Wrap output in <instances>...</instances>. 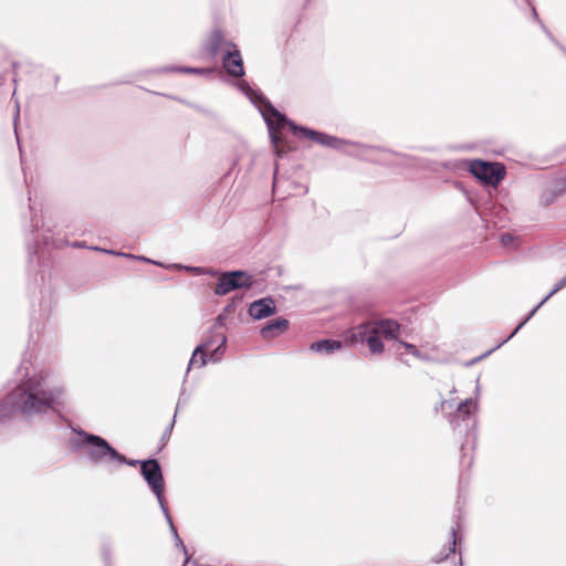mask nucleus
I'll list each match as a JSON object with an SVG mask.
<instances>
[{"label":"nucleus","instance_id":"nucleus-1","mask_svg":"<svg viewBox=\"0 0 566 566\" xmlns=\"http://www.w3.org/2000/svg\"><path fill=\"white\" fill-rule=\"evenodd\" d=\"M27 361H22L19 371L25 370L20 384L12 389L0 403V418L13 412L27 417L42 415L49 410L57 411L65 403L66 392L49 369L28 374Z\"/></svg>","mask_w":566,"mask_h":566},{"label":"nucleus","instance_id":"nucleus-2","mask_svg":"<svg viewBox=\"0 0 566 566\" xmlns=\"http://www.w3.org/2000/svg\"><path fill=\"white\" fill-rule=\"evenodd\" d=\"M266 109H268V113L263 114V116L269 126L270 136H271L272 143L275 146V150H276L277 155H280V149H279V145H277L280 139H279L277 134L274 132V129L281 128L285 124H287L290 126L291 130L295 135H298L300 137L308 138L319 145L328 146L334 149H343L345 151H349L347 149V146H349V144L347 142L339 139L337 137H334V136L326 135L324 133L312 130L306 127L297 126L294 123L289 122L283 115H281L270 104H268Z\"/></svg>","mask_w":566,"mask_h":566},{"label":"nucleus","instance_id":"nucleus-3","mask_svg":"<svg viewBox=\"0 0 566 566\" xmlns=\"http://www.w3.org/2000/svg\"><path fill=\"white\" fill-rule=\"evenodd\" d=\"M400 326L392 319L373 321L359 324L350 331V342L366 344L373 355L384 352L382 340L397 339Z\"/></svg>","mask_w":566,"mask_h":566},{"label":"nucleus","instance_id":"nucleus-4","mask_svg":"<svg viewBox=\"0 0 566 566\" xmlns=\"http://www.w3.org/2000/svg\"><path fill=\"white\" fill-rule=\"evenodd\" d=\"M80 439L73 444L82 449L88 460L93 463H116L120 464L125 461V455L117 452L105 439L99 436L91 434L84 430L76 431Z\"/></svg>","mask_w":566,"mask_h":566},{"label":"nucleus","instance_id":"nucleus-5","mask_svg":"<svg viewBox=\"0 0 566 566\" xmlns=\"http://www.w3.org/2000/svg\"><path fill=\"white\" fill-rule=\"evenodd\" d=\"M140 467H142V474H143L144 479L146 480L148 486L150 488V490L153 491V493L156 495V497L158 500L159 506L169 524V527L175 537L176 544L179 545L186 554L187 553L186 547L182 544V542L177 533V530L172 523L170 513L166 505V499L164 495V488H165L164 476H163V472H161L158 461L153 460V459L142 461Z\"/></svg>","mask_w":566,"mask_h":566},{"label":"nucleus","instance_id":"nucleus-6","mask_svg":"<svg viewBox=\"0 0 566 566\" xmlns=\"http://www.w3.org/2000/svg\"><path fill=\"white\" fill-rule=\"evenodd\" d=\"M227 346V336L224 333L213 328L210 334L195 348L189 361L188 370L198 364L203 367L207 364V352L211 350L210 360L218 363L221 360Z\"/></svg>","mask_w":566,"mask_h":566},{"label":"nucleus","instance_id":"nucleus-7","mask_svg":"<svg viewBox=\"0 0 566 566\" xmlns=\"http://www.w3.org/2000/svg\"><path fill=\"white\" fill-rule=\"evenodd\" d=\"M470 171L478 179L492 185H499L505 177L504 167L501 164L474 160L470 164Z\"/></svg>","mask_w":566,"mask_h":566},{"label":"nucleus","instance_id":"nucleus-8","mask_svg":"<svg viewBox=\"0 0 566 566\" xmlns=\"http://www.w3.org/2000/svg\"><path fill=\"white\" fill-rule=\"evenodd\" d=\"M227 53H224L222 64L227 73L233 77L244 75L243 61L234 43H227Z\"/></svg>","mask_w":566,"mask_h":566},{"label":"nucleus","instance_id":"nucleus-9","mask_svg":"<svg viewBox=\"0 0 566 566\" xmlns=\"http://www.w3.org/2000/svg\"><path fill=\"white\" fill-rule=\"evenodd\" d=\"M564 286H566V276L563 277L560 281H558L554 289L549 292L548 295H546L541 302L539 304H537L532 311L531 313L517 325V327L505 338L503 339L501 343H499L493 349L489 350L484 356L489 355L490 353H492L494 349L496 348H500L503 344H505L506 342H509L525 324L528 319H531L535 313L555 294L557 293L558 291H560Z\"/></svg>","mask_w":566,"mask_h":566},{"label":"nucleus","instance_id":"nucleus-10","mask_svg":"<svg viewBox=\"0 0 566 566\" xmlns=\"http://www.w3.org/2000/svg\"><path fill=\"white\" fill-rule=\"evenodd\" d=\"M276 312V306L272 297H263L254 301L249 306V315L254 319L266 318Z\"/></svg>","mask_w":566,"mask_h":566},{"label":"nucleus","instance_id":"nucleus-11","mask_svg":"<svg viewBox=\"0 0 566 566\" xmlns=\"http://www.w3.org/2000/svg\"><path fill=\"white\" fill-rule=\"evenodd\" d=\"M227 43H231L230 41H226L222 33L218 30L213 31L209 39L205 44V50L211 55L216 56L219 52L227 53Z\"/></svg>","mask_w":566,"mask_h":566},{"label":"nucleus","instance_id":"nucleus-12","mask_svg":"<svg viewBox=\"0 0 566 566\" xmlns=\"http://www.w3.org/2000/svg\"><path fill=\"white\" fill-rule=\"evenodd\" d=\"M235 276H238L237 273H222L217 283L214 293L217 295H226L232 292L233 290L239 289V286L242 285V283H238Z\"/></svg>","mask_w":566,"mask_h":566},{"label":"nucleus","instance_id":"nucleus-13","mask_svg":"<svg viewBox=\"0 0 566 566\" xmlns=\"http://www.w3.org/2000/svg\"><path fill=\"white\" fill-rule=\"evenodd\" d=\"M289 328V321L285 318H277L275 321L270 322L264 325L260 334L263 338H273L282 333H284Z\"/></svg>","mask_w":566,"mask_h":566},{"label":"nucleus","instance_id":"nucleus-14","mask_svg":"<svg viewBox=\"0 0 566 566\" xmlns=\"http://www.w3.org/2000/svg\"><path fill=\"white\" fill-rule=\"evenodd\" d=\"M343 347V343L335 339H323L312 343L310 349L316 353L333 354Z\"/></svg>","mask_w":566,"mask_h":566},{"label":"nucleus","instance_id":"nucleus-15","mask_svg":"<svg viewBox=\"0 0 566 566\" xmlns=\"http://www.w3.org/2000/svg\"><path fill=\"white\" fill-rule=\"evenodd\" d=\"M475 410H476V402L473 399L469 398L459 405L457 412H458L459 417H462L463 419H465L471 413H473Z\"/></svg>","mask_w":566,"mask_h":566},{"label":"nucleus","instance_id":"nucleus-16","mask_svg":"<svg viewBox=\"0 0 566 566\" xmlns=\"http://www.w3.org/2000/svg\"><path fill=\"white\" fill-rule=\"evenodd\" d=\"M231 273H237L235 280L238 283H242L239 289H249L253 285V279L247 272L243 271H232Z\"/></svg>","mask_w":566,"mask_h":566},{"label":"nucleus","instance_id":"nucleus-17","mask_svg":"<svg viewBox=\"0 0 566 566\" xmlns=\"http://www.w3.org/2000/svg\"><path fill=\"white\" fill-rule=\"evenodd\" d=\"M169 268L184 269V270H186V271H188L190 273H193L196 275H203V274L214 275L216 274V272L207 270L205 268H200V266H186V265L172 264Z\"/></svg>","mask_w":566,"mask_h":566},{"label":"nucleus","instance_id":"nucleus-18","mask_svg":"<svg viewBox=\"0 0 566 566\" xmlns=\"http://www.w3.org/2000/svg\"><path fill=\"white\" fill-rule=\"evenodd\" d=\"M177 71L190 73V74H199V75H209L212 73V70L201 69V67H181V69H177Z\"/></svg>","mask_w":566,"mask_h":566},{"label":"nucleus","instance_id":"nucleus-19","mask_svg":"<svg viewBox=\"0 0 566 566\" xmlns=\"http://www.w3.org/2000/svg\"><path fill=\"white\" fill-rule=\"evenodd\" d=\"M502 247L513 249L515 247V238L511 233H503L500 237Z\"/></svg>","mask_w":566,"mask_h":566},{"label":"nucleus","instance_id":"nucleus-20","mask_svg":"<svg viewBox=\"0 0 566 566\" xmlns=\"http://www.w3.org/2000/svg\"><path fill=\"white\" fill-rule=\"evenodd\" d=\"M401 345L413 356L420 357V353L417 347L410 343L401 342Z\"/></svg>","mask_w":566,"mask_h":566},{"label":"nucleus","instance_id":"nucleus-21","mask_svg":"<svg viewBox=\"0 0 566 566\" xmlns=\"http://www.w3.org/2000/svg\"><path fill=\"white\" fill-rule=\"evenodd\" d=\"M174 418H176V416ZM174 423H175V419H172L171 423L169 424V427L164 432V434H163L164 443L169 439L171 430H172V427H174Z\"/></svg>","mask_w":566,"mask_h":566},{"label":"nucleus","instance_id":"nucleus-22","mask_svg":"<svg viewBox=\"0 0 566 566\" xmlns=\"http://www.w3.org/2000/svg\"><path fill=\"white\" fill-rule=\"evenodd\" d=\"M124 255H125V256H128V258H133V259H138V260H142V261H144V262H149V263H154V264H157V265H161L160 263L155 262V261H153V260H150V259H147V258H145V256H135V255H133V254H124Z\"/></svg>","mask_w":566,"mask_h":566},{"label":"nucleus","instance_id":"nucleus-23","mask_svg":"<svg viewBox=\"0 0 566 566\" xmlns=\"http://www.w3.org/2000/svg\"><path fill=\"white\" fill-rule=\"evenodd\" d=\"M451 535H452V543H451L450 552L454 553L455 544H457V530L455 528H452Z\"/></svg>","mask_w":566,"mask_h":566},{"label":"nucleus","instance_id":"nucleus-24","mask_svg":"<svg viewBox=\"0 0 566 566\" xmlns=\"http://www.w3.org/2000/svg\"><path fill=\"white\" fill-rule=\"evenodd\" d=\"M142 461H138V460H127L125 458V461H123L120 464H128L130 467H136L137 464H140Z\"/></svg>","mask_w":566,"mask_h":566},{"label":"nucleus","instance_id":"nucleus-25","mask_svg":"<svg viewBox=\"0 0 566 566\" xmlns=\"http://www.w3.org/2000/svg\"><path fill=\"white\" fill-rule=\"evenodd\" d=\"M239 86H240V88H241L242 91H244L247 94H248V91H250V90H251V88L249 87L248 83H247V82H244V81H243V82H241V83L239 84Z\"/></svg>","mask_w":566,"mask_h":566},{"label":"nucleus","instance_id":"nucleus-26","mask_svg":"<svg viewBox=\"0 0 566 566\" xmlns=\"http://www.w3.org/2000/svg\"><path fill=\"white\" fill-rule=\"evenodd\" d=\"M19 119V105H17V112H15V115H14V128L17 129V122Z\"/></svg>","mask_w":566,"mask_h":566},{"label":"nucleus","instance_id":"nucleus-27","mask_svg":"<svg viewBox=\"0 0 566 566\" xmlns=\"http://www.w3.org/2000/svg\"><path fill=\"white\" fill-rule=\"evenodd\" d=\"M31 222H32V228H33V229H38V222H36V223H34V217H33V216H32V218H31Z\"/></svg>","mask_w":566,"mask_h":566},{"label":"nucleus","instance_id":"nucleus-28","mask_svg":"<svg viewBox=\"0 0 566 566\" xmlns=\"http://www.w3.org/2000/svg\"><path fill=\"white\" fill-rule=\"evenodd\" d=\"M43 240H44V244H49V241H48L46 237H44Z\"/></svg>","mask_w":566,"mask_h":566},{"label":"nucleus","instance_id":"nucleus-29","mask_svg":"<svg viewBox=\"0 0 566 566\" xmlns=\"http://www.w3.org/2000/svg\"><path fill=\"white\" fill-rule=\"evenodd\" d=\"M182 566H186V565H182Z\"/></svg>","mask_w":566,"mask_h":566}]
</instances>
